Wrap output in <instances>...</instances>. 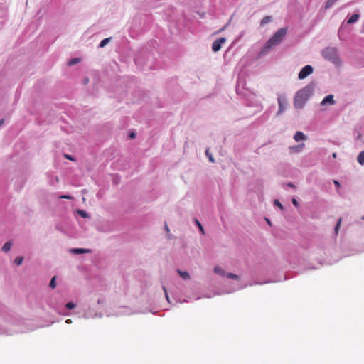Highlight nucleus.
Wrapping results in <instances>:
<instances>
[{
	"instance_id": "1",
	"label": "nucleus",
	"mask_w": 364,
	"mask_h": 364,
	"mask_svg": "<svg viewBox=\"0 0 364 364\" xmlns=\"http://www.w3.org/2000/svg\"><path fill=\"white\" fill-rule=\"evenodd\" d=\"M287 33V28L279 29L265 43L263 50L267 51L272 47L279 45L284 38Z\"/></svg>"
},
{
	"instance_id": "2",
	"label": "nucleus",
	"mask_w": 364,
	"mask_h": 364,
	"mask_svg": "<svg viewBox=\"0 0 364 364\" xmlns=\"http://www.w3.org/2000/svg\"><path fill=\"white\" fill-rule=\"evenodd\" d=\"M324 58L333 62L336 63L338 60L337 50L334 48H326L322 52Z\"/></svg>"
},
{
	"instance_id": "3",
	"label": "nucleus",
	"mask_w": 364,
	"mask_h": 364,
	"mask_svg": "<svg viewBox=\"0 0 364 364\" xmlns=\"http://www.w3.org/2000/svg\"><path fill=\"white\" fill-rule=\"evenodd\" d=\"M304 92L300 91L297 93L294 99V107L296 108H301L304 104L305 98L303 97Z\"/></svg>"
},
{
	"instance_id": "4",
	"label": "nucleus",
	"mask_w": 364,
	"mask_h": 364,
	"mask_svg": "<svg viewBox=\"0 0 364 364\" xmlns=\"http://www.w3.org/2000/svg\"><path fill=\"white\" fill-rule=\"evenodd\" d=\"M312 73H313V68L309 65H305L299 72L298 77L300 80L304 79L305 77H306L308 75H309Z\"/></svg>"
},
{
	"instance_id": "5",
	"label": "nucleus",
	"mask_w": 364,
	"mask_h": 364,
	"mask_svg": "<svg viewBox=\"0 0 364 364\" xmlns=\"http://www.w3.org/2000/svg\"><path fill=\"white\" fill-rule=\"evenodd\" d=\"M226 41L225 38H220L217 40H215L212 45V50L214 52H218L220 50L221 46L223 43H224Z\"/></svg>"
},
{
	"instance_id": "6",
	"label": "nucleus",
	"mask_w": 364,
	"mask_h": 364,
	"mask_svg": "<svg viewBox=\"0 0 364 364\" xmlns=\"http://www.w3.org/2000/svg\"><path fill=\"white\" fill-rule=\"evenodd\" d=\"M294 139L296 141H299L301 140H306V136L303 132L298 131L295 133V134L294 136Z\"/></svg>"
},
{
	"instance_id": "7",
	"label": "nucleus",
	"mask_w": 364,
	"mask_h": 364,
	"mask_svg": "<svg viewBox=\"0 0 364 364\" xmlns=\"http://www.w3.org/2000/svg\"><path fill=\"white\" fill-rule=\"evenodd\" d=\"M333 105L335 101L333 100V96L332 95H329L326 96L321 102V105H325L326 104Z\"/></svg>"
},
{
	"instance_id": "8",
	"label": "nucleus",
	"mask_w": 364,
	"mask_h": 364,
	"mask_svg": "<svg viewBox=\"0 0 364 364\" xmlns=\"http://www.w3.org/2000/svg\"><path fill=\"white\" fill-rule=\"evenodd\" d=\"M70 252L74 254H83L91 252V250L85 248H73L71 249Z\"/></svg>"
},
{
	"instance_id": "9",
	"label": "nucleus",
	"mask_w": 364,
	"mask_h": 364,
	"mask_svg": "<svg viewBox=\"0 0 364 364\" xmlns=\"http://www.w3.org/2000/svg\"><path fill=\"white\" fill-rule=\"evenodd\" d=\"M278 103H279V107L278 114H281L285 109L286 102L284 99L279 97Z\"/></svg>"
},
{
	"instance_id": "10",
	"label": "nucleus",
	"mask_w": 364,
	"mask_h": 364,
	"mask_svg": "<svg viewBox=\"0 0 364 364\" xmlns=\"http://www.w3.org/2000/svg\"><path fill=\"white\" fill-rule=\"evenodd\" d=\"M359 18V15L357 14H353L348 20V23L351 24L356 22Z\"/></svg>"
},
{
	"instance_id": "11",
	"label": "nucleus",
	"mask_w": 364,
	"mask_h": 364,
	"mask_svg": "<svg viewBox=\"0 0 364 364\" xmlns=\"http://www.w3.org/2000/svg\"><path fill=\"white\" fill-rule=\"evenodd\" d=\"M357 161L360 165H364V151L359 153Z\"/></svg>"
},
{
	"instance_id": "12",
	"label": "nucleus",
	"mask_w": 364,
	"mask_h": 364,
	"mask_svg": "<svg viewBox=\"0 0 364 364\" xmlns=\"http://www.w3.org/2000/svg\"><path fill=\"white\" fill-rule=\"evenodd\" d=\"M11 246H12L11 242L9 241L4 245V246L1 248V250L5 252H7L11 250Z\"/></svg>"
},
{
	"instance_id": "13",
	"label": "nucleus",
	"mask_w": 364,
	"mask_h": 364,
	"mask_svg": "<svg viewBox=\"0 0 364 364\" xmlns=\"http://www.w3.org/2000/svg\"><path fill=\"white\" fill-rule=\"evenodd\" d=\"M304 147V144H299L297 146H291V147H290V149L295 152H299L303 149Z\"/></svg>"
},
{
	"instance_id": "14",
	"label": "nucleus",
	"mask_w": 364,
	"mask_h": 364,
	"mask_svg": "<svg viewBox=\"0 0 364 364\" xmlns=\"http://www.w3.org/2000/svg\"><path fill=\"white\" fill-rule=\"evenodd\" d=\"M178 273L184 279H188L190 278V275L188 272H186V271L183 272V271H181L178 269Z\"/></svg>"
},
{
	"instance_id": "15",
	"label": "nucleus",
	"mask_w": 364,
	"mask_h": 364,
	"mask_svg": "<svg viewBox=\"0 0 364 364\" xmlns=\"http://www.w3.org/2000/svg\"><path fill=\"white\" fill-rule=\"evenodd\" d=\"M110 40H111V38H107L103 39L100 43V48L105 47L110 41Z\"/></svg>"
},
{
	"instance_id": "16",
	"label": "nucleus",
	"mask_w": 364,
	"mask_h": 364,
	"mask_svg": "<svg viewBox=\"0 0 364 364\" xmlns=\"http://www.w3.org/2000/svg\"><path fill=\"white\" fill-rule=\"evenodd\" d=\"M80 58H73L71 59L68 63V65L71 66V65H75L77 63H78L80 62Z\"/></svg>"
},
{
	"instance_id": "17",
	"label": "nucleus",
	"mask_w": 364,
	"mask_h": 364,
	"mask_svg": "<svg viewBox=\"0 0 364 364\" xmlns=\"http://www.w3.org/2000/svg\"><path fill=\"white\" fill-rule=\"evenodd\" d=\"M271 16H265L264 18H262V20L261 21V25L263 26L269 22L271 21Z\"/></svg>"
},
{
	"instance_id": "18",
	"label": "nucleus",
	"mask_w": 364,
	"mask_h": 364,
	"mask_svg": "<svg viewBox=\"0 0 364 364\" xmlns=\"http://www.w3.org/2000/svg\"><path fill=\"white\" fill-rule=\"evenodd\" d=\"M226 277L229 279H236V280L239 279V276L237 274H235L233 273H228V274H227Z\"/></svg>"
},
{
	"instance_id": "19",
	"label": "nucleus",
	"mask_w": 364,
	"mask_h": 364,
	"mask_svg": "<svg viewBox=\"0 0 364 364\" xmlns=\"http://www.w3.org/2000/svg\"><path fill=\"white\" fill-rule=\"evenodd\" d=\"M23 262V257H17L15 260H14V263L17 265V266H20Z\"/></svg>"
},
{
	"instance_id": "20",
	"label": "nucleus",
	"mask_w": 364,
	"mask_h": 364,
	"mask_svg": "<svg viewBox=\"0 0 364 364\" xmlns=\"http://www.w3.org/2000/svg\"><path fill=\"white\" fill-rule=\"evenodd\" d=\"M205 154L206 156L208 157L209 160L212 162V163H214L215 162V159H213V156L212 155L211 153H210L209 150L207 149L205 151Z\"/></svg>"
},
{
	"instance_id": "21",
	"label": "nucleus",
	"mask_w": 364,
	"mask_h": 364,
	"mask_svg": "<svg viewBox=\"0 0 364 364\" xmlns=\"http://www.w3.org/2000/svg\"><path fill=\"white\" fill-rule=\"evenodd\" d=\"M55 279L56 277H53L50 282L49 286L52 289H54L56 287Z\"/></svg>"
},
{
	"instance_id": "22",
	"label": "nucleus",
	"mask_w": 364,
	"mask_h": 364,
	"mask_svg": "<svg viewBox=\"0 0 364 364\" xmlns=\"http://www.w3.org/2000/svg\"><path fill=\"white\" fill-rule=\"evenodd\" d=\"M337 0H328V1L326 4V9H328L333 6V4Z\"/></svg>"
},
{
	"instance_id": "23",
	"label": "nucleus",
	"mask_w": 364,
	"mask_h": 364,
	"mask_svg": "<svg viewBox=\"0 0 364 364\" xmlns=\"http://www.w3.org/2000/svg\"><path fill=\"white\" fill-rule=\"evenodd\" d=\"M341 220H342L341 218H339L338 220V223H337V224H336V225L335 227V232H336V235L338 234L340 225L341 224Z\"/></svg>"
},
{
	"instance_id": "24",
	"label": "nucleus",
	"mask_w": 364,
	"mask_h": 364,
	"mask_svg": "<svg viewBox=\"0 0 364 364\" xmlns=\"http://www.w3.org/2000/svg\"><path fill=\"white\" fill-rule=\"evenodd\" d=\"M214 272L217 274H223L224 273V271L223 270V269L218 266L215 267Z\"/></svg>"
},
{
	"instance_id": "25",
	"label": "nucleus",
	"mask_w": 364,
	"mask_h": 364,
	"mask_svg": "<svg viewBox=\"0 0 364 364\" xmlns=\"http://www.w3.org/2000/svg\"><path fill=\"white\" fill-rule=\"evenodd\" d=\"M65 306L68 309H72L75 307V304H73V302H68L66 304Z\"/></svg>"
},
{
	"instance_id": "26",
	"label": "nucleus",
	"mask_w": 364,
	"mask_h": 364,
	"mask_svg": "<svg viewBox=\"0 0 364 364\" xmlns=\"http://www.w3.org/2000/svg\"><path fill=\"white\" fill-rule=\"evenodd\" d=\"M196 225H198V227L199 228L200 230L201 231V232L203 234H204V230H203V228L202 225L197 220H196Z\"/></svg>"
},
{
	"instance_id": "27",
	"label": "nucleus",
	"mask_w": 364,
	"mask_h": 364,
	"mask_svg": "<svg viewBox=\"0 0 364 364\" xmlns=\"http://www.w3.org/2000/svg\"><path fill=\"white\" fill-rule=\"evenodd\" d=\"M78 213L80 215H81L83 218L87 217V213L84 210H78Z\"/></svg>"
},
{
	"instance_id": "28",
	"label": "nucleus",
	"mask_w": 364,
	"mask_h": 364,
	"mask_svg": "<svg viewBox=\"0 0 364 364\" xmlns=\"http://www.w3.org/2000/svg\"><path fill=\"white\" fill-rule=\"evenodd\" d=\"M274 204L282 210L284 208L283 205L278 200H274Z\"/></svg>"
},
{
	"instance_id": "29",
	"label": "nucleus",
	"mask_w": 364,
	"mask_h": 364,
	"mask_svg": "<svg viewBox=\"0 0 364 364\" xmlns=\"http://www.w3.org/2000/svg\"><path fill=\"white\" fill-rule=\"evenodd\" d=\"M60 198L71 199L72 197L69 195H63L59 197Z\"/></svg>"
},
{
	"instance_id": "30",
	"label": "nucleus",
	"mask_w": 364,
	"mask_h": 364,
	"mask_svg": "<svg viewBox=\"0 0 364 364\" xmlns=\"http://www.w3.org/2000/svg\"><path fill=\"white\" fill-rule=\"evenodd\" d=\"M292 203H293V205H294V206H296V207H298V206H299V203H298V201L296 200V199H295V198H293V199H292Z\"/></svg>"
},
{
	"instance_id": "31",
	"label": "nucleus",
	"mask_w": 364,
	"mask_h": 364,
	"mask_svg": "<svg viewBox=\"0 0 364 364\" xmlns=\"http://www.w3.org/2000/svg\"><path fill=\"white\" fill-rule=\"evenodd\" d=\"M65 157L70 161H74V159L73 158V156H70V155H68V154H65Z\"/></svg>"
},
{
	"instance_id": "32",
	"label": "nucleus",
	"mask_w": 364,
	"mask_h": 364,
	"mask_svg": "<svg viewBox=\"0 0 364 364\" xmlns=\"http://www.w3.org/2000/svg\"><path fill=\"white\" fill-rule=\"evenodd\" d=\"M163 289H164V291L165 292L166 298L167 301H168V294L166 292V288L164 287H163Z\"/></svg>"
},
{
	"instance_id": "33",
	"label": "nucleus",
	"mask_w": 364,
	"mask_h": 364,
	"mask_svg": "<svg viewBox=\"0 0 364 364\" xmlns=\"http://www.w3.org/2000/svg\"><path fill=\"white\" fill-rule=\"evenodd\" d=\"M129 137H130L131 139H134V138L135 137V134H134V132L131 133V134H129Z\"/></svg>"
},
{
	"instance_id": "34",
	"label": "nucleus",
	"mask_w": 364,
	"mask_h": 364,
	"mask_svg": "<svg viewBox=\"0 0 364 364\" xmlns=\"http://www.w3.org/2000/svg\"><path fill=\"white\" fill-rule=\"evenodd\" d=\"M333 183H334V184H335L337 187H339V186H340V183H339V182H338V181H333Z\"/></svg>"
},
{
	"instance_id": "35",
	"label": "nucleus",
	"mask_w": 364,
	"mask_h": 364,
	"mask_svg": "<svg viewBox=\"0 0 364 364\" xmlns=\"http://www.w3.org/2000/svg\"><path fill=\"white\" fill-rule=\"evenodd\" d=\"M287 186H289V187H291V188H295L294 185L291 183H287Z\"/></svg>"
},
{
	"instance_id": "36",
	"label": "nucleus",
	"mask_w": 364,
	"mask_h": 364,
	"mask_svg": "<svg viewBox=\"0 0 364 364\" xmlns=\"http://www.w3.org/2000/svg\"><path fill=\"white\" fill-rule=\"evenodd\" d=\"M4 123V119H2L0 120V127Z\"/></svg>"
},
{
	"instance_id": "37",
	"label": "nucleus",
	"mask_w": 364,
	"mask_h": 364,
	"mask_svg": "<svg viewBox=\"0 0 364 364\" xmlns=\"http://www.w3.org/2000/svg\"><path fill=\"white\" fill-rule=\"evenodd\" d=\"M165 228H166V231H167V232H168V231H169V228H168V227L167 224H166V225H165Z\"/></svg>"
},
{
	"instance_id": "38",
	"label": "nucleus",
	"mask_w": 364,
	"mask_h": 364,
	"mask_svg": "<svg viewBox=\"0 0 364 364\" xmlns=\"http://www.w3.org/2000/svg\"><path fill=\"white\" fill-rule=\"evenodd\" d=\"M332 156H333V158L336 159L337 157V154L336 153H333Z\"/></svg>"
},
{
	"instance_id": "39",
	"label": "nucleus",
	"mask_w": 364,
	"mask_h": 364,
	"mask_svg": "<svg viewBox=\"0 0 364 364\" xmlns=\"http://www.w3.org/2000/svg\"><path fill=\"white\" fill-rule=\"evenodd\" d=\"M71 322H72V321H71V320H70V319H68V320H66V323H70Z\"/></svg>"
},
{
	"instance_id": "40",
	"label": "nucleus",
	"mask_w": 364,
	"mask_h": 364,
	"mask_svg": "<svg viewBox=\"0 0 364 364\" xmlns=\"http://www.w3.org/2000/svg\"><path fill=\"white\" fill-rule=\"evenodd\" d=\"M266 220H267V223H268L269 225H271V223H270V221H269V219L266 218Z\"/></svg>"
},
{
	"instance_id": "41",
	"label": "nucleus",
	"mask_w": 364,
	"mask_h": 364,
	"mask_svg": "<svg viewBox=\"0 0 364 364\" xmlns=\"http://www.w3.org/2000/svg\"><path fill=\"white\" fill-rule=\"evenodd\" d=\"M87 82H88V79H87V78H86V79L85 80V83H87Z\"/></svg>"
},
{
	"instance_id": "42",
	"label": "nucleus",
	"mask_w": 364,
	"mask_h": 364,
	"mask_svg": "<svg viewBox=\"0 0 364 364\" xmlns=\"http://www.w3.org/2000/svg\"><path fill=\"white\" fill-rule=\"evenodd\" d=\"M362 218L364 220V215L362 217Z\"/></svg>"
}]
</instances>
